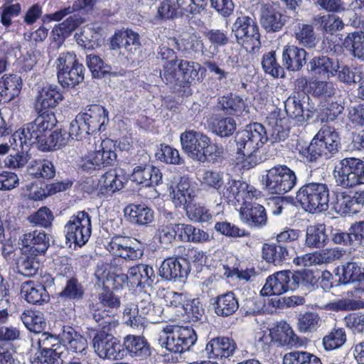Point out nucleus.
<instances>
[{"instance_id": "obj_1", "label": "nucleus", "mask_w": 364, "mask_h": 364, "mask_svg": "<svg viewBox=\"0 0 364 364\" xmlns=\"http://www.w3.org/2000/svg\"><path fill=\"white\" fill-rule=\"evenodd\" d=\"M264 127L257 122L250 124L236 136L237 151L243 155L242 166L249 170L263 161L261 148L267 141Z\"/></svg>"}, {"instance_id": "obj_2", "label": "nucleus", "mask_w": 364, "mask_h": 364, "mask_svg": "<svg viewBox=\"0 0 364 364\" xmlns=\"http://www.w3.org/2000/svg\"><path fill=\"white\" fill-rule=\"evenodd\" d=\"M180 140L183 150L193 161H214L224 153L222 146L212 143L210 139L200 132L186 131L181 134Z\"/></svg>"}, {"instance_id": "obj_3", "label": "nucleus", "mask_w": 364, "mask_h": 364, "mask_svg": "<svg viewBox=\"0 0 364 364\" xmlns=\"http://www.w3.org/2000/svg\"><path fill=\"white\" fill-rule=\"evenodd\" d=\"M55 118L53 113L40 114L34 121L25 124L12 135V139L16 144H24L25 149L36 144L41 149L42 144L46 141L48 134L55 125Z\"/></svg>"}, {"instance_id": "obj_4", "label": "nucleus", "mask_w": 364, "mask_h": 364, "mask_svg": "<svg viewBox=\"0 0 364 364\" xmlns=\"http://www.w3.org/2000/svg\"><path fill=\"white\" fill-rule=\"evenodd\" d=\"M108 111L102 105H92L80 112L70 122V134L77 141L86 139L89 135L101 131L108 122Z\"/></svg>"}, {"instance_id": "obj_5", "label": "nucleus", "mask_w": 364, "mask_h": 364, "mask_svg": "<svg viewBox=\"0 0 364 364\" xmlns=\"http://www.w3.org/2000/svg\"><path fill=\"white\" fill-rule=\"evenodd\" d=\"M340 139L335 129L322 127L312 139L310 144L299 151L307 161L316 162L320 158L328 159L338 151Z\"/></svg>"}, {"instance_id": "obj_6", "label": "nucleus", "mask_w": 364, "mask_h": 364, "mask_svg": "<svg viewBox=\"0 0 364 364\" xmlns=\"http://www.w3.org/2000/svg\"><path fill=\"white\" fill-rule=\"evenodd\" d=\"M197 339L191 327L166 326L159 333L158 343L169 352L181 353L189 350Z\"/></svg>"}, {"instance_id": "obj_7", "label": "nucleus", "mask_w": 364, "mask_h": 364, "mask_svg": "<svg viewBox=\"0 0 364 364\" xmlns=\"http://www.w3.org/2000/svg\"><path fill=\"white\" fill-rule=\"evenodd\" d=\"M296 199L306 211H326L328 208L329 189L326 183H309L296 193Z\"/></svg>"}, {"instance_id": "obj_8", "label": "nucleus", "mask_w": 364, "mask_h": 364, "mask_svg": "<svg viewBox=\"0 0 364 364\" xmlns=\"http://www.w3.org/2000/svg\"><path fill=\"white\" fill-rule=\"evenodd\" d=\"M96 146L95 151H90L83 156L80 161V167L83 171H91L96 169L112 166L117 159L115 145L109 139H95Z\"/></svg>"}, {"instance_id": "obj_9", "label": "nucleus", "mask_w": 364, "mask_h": 364, "mask_svg": "<svg viewBox=\"0 0 364 364\" xmlns=\"http://www.w3.org/2000/svg\"><path fill=\"white\" fill-rule=\"evenodd\" d=\"M333 176L338 186L352 188L364 184V164L356 158H345L335 166Z\"/></svg>"}, {"instance_id": "obj_10", "label": "nucleus", "mask_w": 364, "mask_h": 364, "mask_svg": "<svg viewBox=\"0 0 364 364\" xmlns=\"http://www.w3.org/2000/svg\"><path fill=\"white\" fill-rule=\"evenodd\" d=\"M267 191L282 195L289 192L296 184L295 172L285 165H277L268 170L262 176Z\"/></svg>"}, {"instance_id": "obj_11", "label": "nucleus", "mask_w": 364, "mask_h": 364, "mask_svg": "<svg viewBox=\"0 0 364 364\" xmlns=\"http://www.w3.org/2000/svg\"><path fill=\"white\" fill-rule=\"evenodd\" d=\"M57 76L60 85L75 87L84 80V67L79 63L75 53H61L56 60Z\"/></svg>"}, {"instance_id": "obj_12", "label": "nucleus", "mask_w": 364, "mask_h": 364, "mask_svg": "<svg viewBox=\"0 0 364 364\" xmlns=\"http://www.w3.org/2000/svg\"><path fill=\"white\" fill-rule=\"evenodd\" d=\"M38 343L41 352L31 360V364H60L58 360L63 363L67 359V351L61 346L58 337L43 333Z\"/></svg>"}, {"instance_id": "obj_13", "label": "nucleus", "mask_w": 364, "mask_h": 364, "mask_svg": "<svg viewBox=\"0 0 364 364\" xmlns=\"http://www.w3.org/2000/svg\"><path fill=\"white\" fill-rule=\"evenodd\" d=\"M232 33L237 42L243 45L247 50L254 52L261 46L259 28L255 19L252 17H237L232 26Z\"/></svg>"}, {"instance_id": "obj_14", "label": "nucleus", "mask_w": 364, "mask_h": 364, "mask_svg": "<svg viewBox=\"0 0 364 364\" xmlns=\"http://www.w3.org/2000/svg\"><path fill=\"white\" fill-rule=\"evenodd\" d=\"M91 231V218L85 211H78L72 215L64 230L67 240L80 247L88 241Z\"/></svg>"}, {"instance_id": "obj_15", "label": "nucleus", "mask_w": 364, "mask_h": 364, "mask_svg": "<svg viewBox=\"0 0 364 364\" xmlns=\"http://www.w3.org/2000/svg\"><path fill=\"white\" fill-rule=\"evenodd\" d=\"M139 161V164L134 168L130 176L131 180L145 187L159 185L162 181V173L157 167L149 164V155L142 151Z\"/></svg>"}, {"instance_id": "obj_16", "label": "nucleus", "mask_w": 364, "mask_h": 364, "mask_svg": "<svg viewBox=\"0 0 364 364\" xmlns=\"http://www.w3.org/2000/svg\"><path fill=\"white\" fill-rule=\"evenodd\" d=\"M95 352L103 359H119L122 357V346L119 341L109 331L97 332L92 339Z\"/></svg>"}, {"instance_id": "obj_17", "label": "nucleus", "mask_w": 364, "mask_h": 364, "mask_svg": "<svg viewBox=\"0 0 364 364\" xmlns=\"http://www.w3.org/2000/svg\"><path fill=\"white\" fill-rule=\"evenodd\" d=\"M293 272L279 271L270 276L261 290L262 295H280L289 290H294Z\"/></svg>"}, {"instance_id": "obj_18", "label": "nucleus", "mask_w": 364, "mask_h": 364, "mask_svg": "<svg viewBox=\"0 0 364 364\" xmlns=\"http://www.w3.org/2000/svg\"><path fill=\"white\" fill-rule=\"evenodd\" d=\"M249 188L247 183L237 181L228 180L223 188L219 191L220 195L232 205L237 203H248L247 199L256 196L257 191L254 188Z\"/></svg>"}, {"instance_id": "obj_19", "label": "nucleus", "mask_w": 364, "mask_h": 364, "mask_svg": "<svg viewBox=\"0 0 364 364\" xmlns=\"http://www.w3.org/2000/svg\"><path fill=\"white\" fill-rule=\"evenodd\" d=\"M61 346L65 348L67 358L69 351L75 353H85L87 348V341L85 337L78 333L70 326H63L58 336Z\"/></svg>"}, {"instance_id": "obj_20", "label": "nucleus", "mask_w": 364, "mask_h": 364, "mask_svg": "<svg viewBox=\"0 0 364 364\" xmlns=\"http://www.w3.org/2000/svg\"><path fill=\"white\" fill-rule=\"evenodd\" d=\"M107 249L114 255L126 260H136L143 255L142 250L136 247L132 240L127 237H114L109 242Z\"/></svg>"}, {"instance_id": "obj_21", "label": "nucleus", "mask_w": 364, "mask_h": 364, "mask_svg": "<svg viewBox=\"0 0 364 364\" xmlns=\"http://www.w3.org/2000/svg\"><path fill=\"white\" fill-rule=\"evenodd\" d=\"M22 250L31 255L44 254L49 247V239L43 230H33L23 234L20 238Z\"/></svg>"}, {"instance_id": "obj_22", "label": "nucleus", "mask_w": 364, "mask_h": 364, "mask_svg": "<svg viewBox=\"0 0 364 364\" xmlns=\"http://www.w3.org/2000/svg\"><path fill=\"white\" fill-rule=\"evenodd\" d=\"M62 100L63 95L58 86L48 85L38 91L34 102V109L38 113L48 112Z\"/></svg>"}, {"instance_id": "obj_23", "label": "nucleus", "mask_w": 364, "mask_h": 364, "mask_svg": "<svg viewBox=\"0 0 364 364\" xmlns=\"http://www.w3.org/2000/svg\"><path fill=\"white\" fill-rule=\"evenodd\" d=\"M270 331L275 342L280 346L301 347L307 344V338L298 336L287 322L281 321L278 323Z\"/></svg>"}, {"instance_id": "obj_24", "label": "nucleus", "mask_w": 364, "mask_h": 364, "mask_svg": "<svg viewBox=\"0 0 364 364\" xmlns=\"http://www.w3.org/2000/svg\"><path fill=\"white\" fill-rule=\"evenodd\" d=\"M237 348L235 342L228 337L211 339L206 345L205 352L210 358H226L232 356Z\"/></svg>"}, {"instance_id": "obj_25", "label": "nucleus", "mask_w": 364, "mask_h": 364, "mask_svg": "<svg viewBox=\"0 0 364 364\" xmlns=\"http://www.w3.org/2000/svg\"><path fill=\"white\" fill-rule=\"evenodd\" d=\"M162 279L167 281H176L177 279L186 278L188 268L185 260L176 257H168L164 259L159 269Z\"/></svg>"}, {"instance_id": "obj_26", "label": "nucleus", "mask_w": 364, "mask_h": 364, "mask_svg": "<svg viewBox=\"0 0 364 364\" xmlns=\"http://www.w3.org/2000/svg\"><path fill=\"white\" fill-rule=\"evenodd\" d=\"M124 212L129 221L134 225L147 226L154 220V211L145 204H130Z\"/></svg>"}, {"instance_id": "obj_27", "label": "nucleus", "mask_w": 364, "mask_h": 364, "mask_svg": "<svg viewBox=\"0 0 364 364\" xmlns=\"http://www.w3.org/2000/svg\"><path fill=\"white\" fill-rule=\"evenodd\" d=\"M127 274L129 278L130 289L151 286L155 277L153 268L142 263L129 268Z\"/></svg>"}, {"instance_id": "obj_28", "label": "nucleus", "mask_w": 364, "mask_h": 364, "mask_svg": "<svg viewBox=\"0 0 364 364\" xmlns=\"http://www.w3.org/2000/svg\"><path fill=\"white\" fill-rule=\"evenodd\" d=\"M308 69L314 75L321 77L333 76L339 69L338 63L328 56H316L308 63Z\"/></svg>"}, {"instance_id": "obj_29", "label": "nucleus", "mask_w": 364, "mask_h": 364, "mask_svg": "<svg viewBox=\"0 0 364 364\" xmlns=\"http://www.w3.org/2000/svg\"><path fill=\"white\" fill-rule=\"evenodd\" d=\"M172 230L183 242L200 243L209 240L208 232L191 224H174Z\"/></svg>"}, {"instance_id": "obj_30", "label": "nucleus", "mask_w": 364, "mask_h": 364, "mask_svg": "<svg viewBox=\"0 0 364 364\" xmlns=\"http://www.w3.org/2000/svg\"><path fill=\"white\" fill-rule=\"evenodd\" d=\"M139 35L130 29L115 32L111 38L110 48L112 50L124 48L129 52H134L140 46Z\"/></svg>"}, {"instance_id": "obj_31", "label": "nucleus", "mask_w": 364, "mask_h": 364, "mask_svg": "<svg viewBox=\"0 0 364 364\" xmlns=\"http://www.w3.org/2000/svg\"><path fill=\"white\" fill-rule=\"evenodd\" d=\"M21 296L29 304L42 305L49 301V294L46 288L33 281H27L21 287Z\"/></svg>"}, {"instance_id": "obj_32", "label": "nucleus", "mask_w": 364, "mask_h": 364, "mask_svg": "<svg viewBox=\"0 0 364 364\" xmlns=\"http://www.w3.org/2000/svg\"><path fill=\"white\" fill-rule=\"evenodd\" d=\"M282 62L289 70L298 71L306 63V51L295 46H287L282 52Z\"/></svg>"}, {"instance_id": "obj_33", "label": "nucleus", "mask_w": 364, "mask_h": 364, "mask_svg": "<svg viewBox=\"0 0 364 364\" xmlns=\"http://www.w3.org/2000/svg\"><path fill=\"white\" fill-rule=\"evenodd\" d=\"M138 304L140 313L145 321L150 323L159 322L160 317L164 312V308L152 302L151 295L146 292L138 295Z\"/></svg>"}, {"instance_id": "obj_34", "label": "nucleus", "mask_w": 364, "mask_h": 364, "mask_svg": "<svg viewBox=\"0 0 364 364\" xmlns=\"http://www.w3.org/2000/svg\"><path fill=\"white\" fill-rule=\"evenodd\" d=\"M262 258L268 263L279 266L291 259L289 248L280 244H264L262 249Z\"/></svg>"}, {"instance_id": "obj_35", "label": "nucleus", "mask_w": 364, "mask_h": 364, "mask_svg": "<svg viewBox=\"0 0 364 364\" xmlns=\"http://www.w3.org/2000/svg\"><path fill=\"white\" fill-rule=\"evenodd\" d=\"M245 206L240 207V215L248 224L263 227L267 224V215L265 208L258 203H244Z\"/></svg>"}, {"instance_id": "obj_36", "label": "nucleus", "mask_w": 364, "mask_h": 364, "mask_svg": "<svg viewBox=\"0 0 364 364\" xmlns=\"http://www.w3.org/2000/svg\"><path fill=\"white\" fill-rule=\"evenodd\" d=\"M215 313L222 317L232 315L238 309L239 303L233 292H227L216 296L213 303Z\"/></svg>"}, {"instance_id": "obj_37", "label": "nucleus", "mask_w": 364, "mask_h": 364, "mask_svg": "<svg viewBox=\"0 0 364 364\" xmlns=\"http://www.w3.org/2000/svg\"><path fill=\"white\" fill-rule=\"evenodd\" d=\"M124 345L132 357L143 360L151 355V347L142 336L129 335L124 338Z\"/></svg>"}, {"instance_id": "obj_38", "label": "nucleus", "mask_w": 364, "mask_h": 364, "mask_svg": "<svg viewBox=\"0 0 364 364\" xmlns=\"http://www.w3.org/2000/svg\"><path fill=\"white\" fill-rule=\"evenodd\" d=\"M21 89V77L16 75L3 76L0 80V103L11 101Z\"/></svg>"}, {"instance_id": "obj_39", "label": "nucleus", "mask_w": 364, "mask_h": 364, "mask_svg": "<svg viewBox=\"0 0 364 364\" xmlns=\"http://www.w3.org/2000/svg\"><path fill=\"white\" fill-rule=\"evenodd\" d=\"M337 204L344 213H357L364 205V192H343L337 196Z\"/></svg>"}, {"instance_id": "obj_40", "label": "nucleus", "mask_w": 364, "mask_h": 364, "mask_svg": "<svg viewBox=\"0 0 364 364\" xmlns=\"http://www.w3.org/2000/svg\"><path fill=\"white\" fill-rule=\"evenodd\" d=\"M221 109L230 114H241L248 112V106L244 100L237 95L229 94L218 99Z\"/></svg>"}, {"instance_id": "obj_41", "label": "nucleus", "mask_w": 364, "mask_h": 364, "mask_svg": "<svg viewBox=\"0 0 364 364\" xmlns=\"http://www.w3.org/2000/svg\"><path fill=\"white\" fill-rule=\"evenodd\" d=\"M123 187L124 183L120 176L112 172H107L100 178L97 190L99 196H105L119 191Z\"/></svg>"}, {"instance_id": "obj_42", "label": "nucleus", "mask_w": 364, "mask_h": 364, "mask_svg": "<svg viewBox=\"0 0 364 364\" xmlns=\"http://www.w3.org/2000/svg\"><path fill=\"white\" fill-rule=\"evenodd\" d=\"M260 21L267 32H275L280 30L285 23L282 14L272 7L265 8L262 11Z\"/></svg>"}, {"instance_id": "obj_43", "label": "nucleus", "mask_w": 364, "mask_h": 364, "mask_svg": "<svg viewBox=\"0 0 364 364\" xmlns=\"http://www.w3.org/2000/svg\"><path fill=\"white\" fill-rule=\"evenodd\" d=\"M328 240L326 227L323 224L310 225L306 228L305 244L311 248H321Z\"/></svg>"}, {"instance_id": "obj_44", "label": "nucleus", "mask_w": 364, "mask_h": 364, "mask_svg": "<svg viewBox=\"0 0 364 364\" xmlns=\"http://www.w3.org/2000/svg\"><path fill=\"white\" fill-rule=\"evenodd\" d=\"M85 289L77 279L72 277L66 280L63 290L59 293V297L73 302H78L83 299Z\"/></svg>"}, {"instance_id": "obj_45", "label": "nucleus", "mask_w": 364, "mask_h": 364, "mask_svg": "<svg viewBox=\"0 0 364 364\" xmlns=\"http://www.w3.org/2000/svg\"><path fill=\"white\" fill-rule=\"evenodd\" d=\"M201 66L198 63L194 61L179 60V73L182 77L181 82L188 84H196L200 81L199 71Z\"/></svg>"}, {"instance_id": "obj_46", "label": "nucleus", "mask_w": 364, "mask_h": 364, "mask_svg": "<svg viewBox=\"0 0 364 364\" xmlns=\"http://www.w3.org/2000/svg\"><path fill=\"white\" fill-rule=\"evenodd\" d=\"M364 278V266L361 263L350 262L342 267V274L339 281L346 284L351 282H362Z\"/></svg>"}, {"instance_id": "obj_47", "label": "nucleus", "mask_w": 364, "mask_h": 364, "mask_svg": "<svg viewBox=\"0 0 364 364\" xmlns=\"http://www.w3.org/2000/svg\"><path fill=\"white\" fill-rule=\"evenodd\" d=\"M199 180L204 188L219 192L224 185V173L217 170H203Z\"/></svg>"}, {"instance_id": "obj_48", "label": "nucleus", "mask_w": 364, "mask_h": 364, "mask_svg": "<svg viewBox=\"0 0 364 364\" xmlns=\"http://www.w3.org/2000/svg\"><path fill=\"white\" fill-rule=\"evenodd\" d=\"M70 138L75 139V136L70 134V127L68 132L65 130H55L47 136L41 149L45 151L60 148L68 142Z\"/></svg>"}, {"instance_id": "obj_49", "label": "nucleus", "mask_w": 364, "mask_h": 364, "mask_svg": "<svg viewBox=\"0 0 364 364\" xmlns=\"http://www.w3.org/2000/svg\"><path fill=\"white\" fill-rule=\"evenodd\" d=\"M30 175L35 178L50 179L54 177L55 169L51 161L47 159L32 161L28 168Z\"/></svg>"}, {"instance_id": "obj_50", "label": "nucleus", "mask_w": 364, "mask_h": 364, "mask_svg": "<svg viewBox=\"0 0 364 364\" xmlns=\"http://www.w3.org/2000/svg\"><path fill=\"white\" fill-rule=\"evenodd\" d=\"M25 326L32 332L41 333L46 326L43 315L40 311L31 310L25 311L21 316Z\"/></svg>"}, {"instance_id": "obj_51", "label": "nucleus", "mask_w": 364, "mask_h": 364, "mask_svg": "<svg viewBox=\"0 0 364 364\" xmlns=\"http://www.w3.org/2000/svg\"><path fill=\"white\" fill-rule=\"evenodd\" d=\"M321 318L316 312L308 311L299 316L298 330L304 334L314 333L321 326Z\"/></svg>"}, {"instance_id": "obj_52", "label": "nucleus", "mask_w": 364, "mask_h": 364, "mask_svg": "<svg viewBox=\"0 0 364 364\" xmlns=\"http://www.w3.org/2000/svg\"><path fill=\"white\" fill-rule=\"evenodd\" d=\"M284 364H322L321 359L308 351L294 350L284 356Z\"/></svg>"}, {"instance_id": "obj_53", "label": "nucleus", "mask_w": 364, "mask_h": 364, "mask_svg": "<svg viewBox=\"0 0 364 364\" xmlns=\"http://www.w3.org/2000/svg\"><path fill=\"white\" fill-rule=\"evenodd\" d=\"M315 25L319 26L326 33H333L343 29V23L342 20L336 15L326 14L316 16L314 18Z\"/></svg>"}, {"instance_id": "obj_54", "label": "nucleus", "mask_w": 364, "mask_h": 364, "mask_svg": "<svg viewBox=\"0 0 364 364\" xmlns=\"http://www.w3.org/2000/svg\"><path fill=\"white\" fill-rule=\"evenodd\" d=\"M346 341V331L342 328H333L326 334L322 340V344L326 350L330 351L338 349Z\"/></svg>"}, {"instance_id": "obj_55", "label": "nucleus", "mask_w": 364, "mask_h": 364, "mask_svg": "<svg viewBox=\"0 0 364 364\" xmlns=\"http://www.w3.org/2000/svg\"><path fill=\"white\" fill-rule=\"evenodd\" d=\"M179 75L178 60H171L165 62L163 65V70L160 73V76L166 84L181 85Z\"/></svg>"}, {"instance_id": "obj_56", "label": "nucleus", "mask_w": 364, "mask_h": 364, "mask_svg": "<svg viewBox=\"0 0 364 364\" xmlns=\"http://www.w3.org/2000/svg\"><path fill=\"white\" fill-rule=\"evenodd\" d=\"M11 145L14 146V149L17 151V153L14 155L11 154L7 157L6 160V164L14 168H21L28 161L29 156L28 152L29 149H24V144H20L18 142L16 144L14 142L12 137L10 139Z\"/></svg>"}, {"instance_id": "obj_57", "label": "nucleus", "mask_w": 364, "mask_h": 364, "mask_svg": "<svg viewBox=\"0 0 364 364\" xmlns=\"http://www.w3.org/2000/svg\"><path fill=\"white\" fill-rule=\"evenodd\" d=\"M211 125L213 132L222 137L232 135L237 127L236 122L232 117L213 119Z\"/></svg>"}, {"instance_id": "obj_58", "label": "nucleus", "mask_w": 364, "mask_h": 364, "mask_svg": "<svg viewBox=\"0 0 364 364\" xmlns=\"http://www.w3.org/2000/svg\"><path fill=\"white\" fill-rule=\"evenodd\" d=\"M139 309V304L130 303L126 305L123 312V318L127 326L132 328L144 326V318Z\"/></svg>"}, {"instance_id": "obj_59", "label": "nucleus", "mask_w": 364, "mask_h": 364, "mask_svg": "<svg viewBox=\"0 0 364 364\" xmlns=\"http://www.w3.org/2000/svg\"><path fill=\"white\" fill-rule=\"evenodd\" d=\"M294 33L300 44L309 48L315 46L316 38L312 26L299 23Z\"/></svg>"}, {"instance_id": "obj_60", "label": "nucleus", "mask_w": 364, "mask_h": 364, "mask_svg": "<svg viewBox=\"0 0 364 364\" xmlns=\"http://www.w3.org/2000/svg\"><path fill=\"white\" fill-rule=\"evenodd\" d=\"M294 290L301 287L304 289L311 290L317 284L318 279L310 270L293 272Z\"/></svg>"}, {"instance_id": "obj_61", "label": "nucleus", "mask_w": 364, "mask_h": 364, "mask_svg": "<svg viewBox=\"0 0 364 364\" xmlns=\"http://www.w3.org/2000/svg\"><path fill=\"white\" fill-rule=\"evenodd\" d=\"M262 65L264 72L273 77H282L284 75L283 68L276 60L274 52H269L263 55Z\"/></svg>"}, {"instance_id": "obj_62", "label": "nucleus", "mask_w": 364, "mask_h": 364, "mask_svg": "<svg viewBox=\"0 0 364 364\" xmlns=\"http://www.w3.org/2000/svg\"><path fill=\"white\" fill-rule=\"evenodd\" d=\"M309 90L314 95L326 98L335 94L336 87L331 82L313 80L309 83Z\"/></svg>"}, {"instance_id": "obj_63", "label": "nucleus", "mask_w": 364, "mask_h": 364, "mask_svg": "<svg viewBox=\"0 0 364 364\" xmlns=\"http://www.w3.org/2000/svg\"><path fill=\"white\" fill-rule=\"evenodd\" d=\"M92 311L93 319L98 323L99 326L102 327V331H110L118 326L117 320L114 317L109 316L105 310L95 309L93 305Z\"/></svg>"}, {"instance_id": "obj_64", "label": "nucleus", "mask_w": 364, "mask_h": 364, "mask_svg": "<svg viewBox=\"0 0 364 364\" xmlns=\"http://www.w3.org/2000/svg\"><path fill=\"white\" fill-rule=\"evenodd\" d=\"M53 215L50 209L47 207H42L36 212L28 217L30 223L35 225H39L43 228H48L51 225L53 220Z\"/></svg>"}]
</instances>
